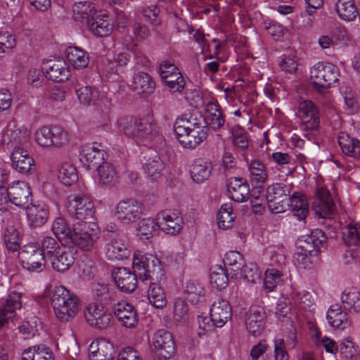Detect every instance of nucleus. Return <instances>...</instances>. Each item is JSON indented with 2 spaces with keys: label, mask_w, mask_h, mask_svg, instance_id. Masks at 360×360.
I'll use <instances>...</instances> for the list:
<instances>
[{
  "label": "nucleus",
  "mask_w": 360,
  "mask_h": 360,
  "mask_svg": "<svg viewBox=\"0 0 360 360\" xmlns=\"http://www.w3.org/2000/svg\"><path fill=\"white\" fill-rule=\"evenodd\" d=\"M131 252L130 244L127 238L117 235L111 238L104 247L106 258L110 261H123L128 259Z\"/></svg>",
  "instance_id": "obj_14"
},
{
  "label": "nucleus",
  "mask_w": 360,
  "mask_h": 360,
  "mask_svg": "<svg viewBox=\"0 0 360 360\" xmlns=\"http://www.w3.org/2000/svg\"><path fill=\"white\" fill-rule=\"evenodd\" d=\"M84 316L87 323L97 328H105L110 325L112 315L102 304H89L85 311Z\"/></svg>",
  "instance_id": "obj_15"
},
{
  "label": "nucleus",
  "mask_w": 360,
  "mask_h": 360,
  "mask_svg": "<svg viewBox=\"0 0 360 360\" xmlns=\"http://www.w3.org/2000/svg\"><path fill=\"white\" fill-rule=\"evenodd\" d=\"M22 360H54L51 350L44 345H35L23 351Z\"/></svg>",
  "instance_id": "obj_45"
},
{
  "label": "nucleus",
  "mask_w": 360,
  "mask_h": 360,
  "mask_svg": "<svg viewBox=\"0 0 360 360\" xmlns=\"http://www.w3.org/2000/svg\"><path fill=\"white\" fill-rule=\"evenodd\" d=\"M45 256L34 244H28L20 253L22 266L32 272H41L45 268Z\"/></svg>",
  "instance_id": "obj_13"
},
{
  "label": "nucleus",
  "mask_w": 360,
  "mask_h": 360,
  "mask_svg": "<svg viewBox=\"0 0 360 360\" xmlns=\"http://www.w3.org/2000/svg\"><path fill=\"white\" fill-rule=\"evenodd\" d=\"M335 9L338 16L345 21H352L359 15L353 0H338Z\"/></svg>",
  "instance_id": "obj_47"
},
{
  "label": "nucleus",
  "mask_w": 360,
  "mask_h": 360,
  "mask_svg": "<svg viewBox=\"0 0 360 360\" xmlns=\"http://www.w3.org/2000/svg\"><path fill=\"white\" fill-rule=\"evenodd\" d=\"M338 352L344 360H356L360 355L358 346L350 338L341 341Z\"/></svg>",
  "instance_id": "obj_54"
},
{
  "label": "nucleus",
  "mask_w": 360,
  "mask_h": 360,
  "mask_svg": "<svg viewBox=\"0 0 360 360\" xmlns=\"http://www.w3.org/2000/svg\"><path fill=\"white\" fill-rule=\"evenodd\" d=\"M87 27L97 37H108L114 28L113 19L107 11L98 10L96 14L89 20Z\"/></svg>",
  "instance_id": "obj_16"
},
{
  "label": "nucleus",
  "mask_w": 360,
  "mask_h": 360,
  "mask_svg": "<svg viewBox=\"0 0 360 360\" xmlns=\"http://www.w3.org/2000/svg\"><path fill=\"white\" fill-rule=\"evenodd\" d=\"M290 190L284 184H273L266 188V202L271 212H284L288 207Z\"/></svg>",
  "instance_id": "obj_11"
},
{
  "label": "nucleus",
  "mask_w": 360,
  "mask_h": 360,
  "mask_svg": "<svg viewBox=\"0 0 360 360\" xmlns=\"http://www.w3.org/2000/svg\"><path fill=\"white\" fill-rule=\"evenodd\" d=\"M114 314L122 326L128 328L138 324V314L134 306L126 302H120L115 306Z\"/></svg>",
  "instance_id": "obj_23"
},
{
  "label": "nucleus",
  "mask_w": 360,
  "mask_h": 360,
  "mask_svg": "<svg viewBox=\"0 0 360 360\" xmlns=\"http://www.w3.org/2000/svg\"><path fill=\"white\" fill-rule=\"evenodd\" d=\"M58 179L65 186H71L78 179L76 167L69 162H63L58 173Z\"/></svg>",
  "instance_id": "obj_50"
},
{
  "label": "nucleus",
  "mask_w": 360,
  "mask_h": 360,
  "mask_svg": "<svg viewBox=\"0 0 360 360\" xmlns=\"http://www.w3.org/2000/svg\"><path fill=\"white\" fill-rule=\"evenodd\" d=\"M63 245L53 237L44 236L40 242V250L45 257L52 258Z\"/></svg>",
  "instance_id": "obj_57"
},
{
  "label": "nucleus",
  "mask_w": 360,
  "mask_h": 360,
  "mask_svg": "<svg viewBox=\"0 0 360 360\" xmlns=\"http://www.w3.org/2000/svg\"><path fill=\"white\" fill-rule=\"evenodd\" d=\"M210 283L214 288L221 290L228 284V276L221 266H216L212 270L210 276Z\"/></svg>",
  "instance_id": "obj_59"
},
{
  "label": "nucleus",
  "mask_w": 360,
  "mask_h": 360,
  "mask_svg": "<svg viewBox=\"0 0 360 360\" xmlns=\"http://www.w3.org/2000/svg\"><path fill=\"white\" fill-rule=\"evenodd\" d=\"M165 85L172 93L181 92L185 87V80L181 73H174L171 77L163 79Z\"/></svg>",
  "instance_id": "obj_64"
},
{
  "label": "nucleus",
  "mask_w": 360,
  "mask_h": 360,
  "mask_svg": "<svg viewBox=\"0 0 360 360\" xmlns=\"http://www.w3.org/2000/svg\"><path fill=\"white\" fill-rule=\"evenodd\" d=\"M340 72L337 66L330 63L319 62L309 72V82L319 92L323 93L338 81Z\"/></svg>",
  "instance_id": "obj_4"
},
{
  "label": "nucleus",
  "mask_w": 360,
  "mask_h": 360,
  "mask_svg": "<svg viewBox=\"0 0 360 360\" xmlns=\"http://www.w3.org/2000/svg\"><path fill=\"white\" fill-rule=\"evenodd\" d=\"M4 242L8 249L15 251L20 247L19 225H8L4 232Z\"/></svg>",
  "instance_id": "obj_55"
},
{
  "label": "nucleus",
  "mask_w": 360,
  "mask_h": 360,
  "mask_svg": "<svg viewBox=\"0 0 360 360\" xmlns=\"http://www.w3.org/2000/svg\"><path fill=\"white\" fill-rule=\"evenodd\" d=\"M238 274L240 276H236L231 279V281H234L237 283L241 282L255 283L260 278V272L257 266L254 264L245 265L244 263L243 266L240 269Z\"/></svg>",
  "instance_id": "obj_51"
},
{
  "label": "nucleus",
  "mask_w": 360,
  "mask_h": 360,
  "mask_svg": "<svg viewBox=\"0 0 360 360\" xmlns=\"http://www.w3.org/2000/svg\"><path fill=\"white\" fill-rule=\"evenodd\" d=\"M77 250L75 248L63 246L61 249L51 258L53 269L58 272H65L75 263Z\"/></svg>",
  "instance_id": "obj_24"
},
{
  "label": "nucleus",
  "mask_w": 360,
  "mask_h": 360,
  "mask_svg": "<svg viewBox=\"0 0 360 360\" xmlns=\"http://www.w3.org/2000/svg\"><path fill=\"white\" fill-rule=\"evenodd\" d=\"M98 238V229L95 224L80 221L73 225L70 241L84 251L93 249Z\"/></svg>",
  "instance_id": "obj_6"
},
{
  "label": "nucleus",
  "mask_w": 360,
  "mask_h": 360,
  "mask_svg": "<svg viewBox=\"0 0 360 360\" xmlns=\"http://www.w3.org/2000/svg\"><path fill=\"white\" fill-rule=\"evenodd\" d=\"M206 120L214 128H219L224 125V120L221 116V110L214 103H210L207 105Z\"/></svg>",
  "instance_id": "obj_61"
},
{
  "label": "nucleus",
  "mask_w": 360,
  "mask_h": 360,
  "mask_svg": "<svg viewBox=\"0 0 360 360\" xmlns=\"http://www.w3.org/2000/svg\"><path fill=\"white\" fill-rule=\"evenodd\" d=\"M117 125L126 136L139 140L150 139L157 132L155 124L147 118L123 116L117 120Z\"/></svg>",
  "instance_id": "obj_3"
},
{
  "label": "nucleus",
  "mask_w": 360,
  "mask_h": 360,
  "mask_svg": "<svg viewBox=\"0 0 360 360\" xmlns=\"http://www.w3.org/2000/svg\"><path fill=\"white\" fill-rule=\"evenodd\" d=\"M80 156L81 160L89 169H97L108 162L105 161V150L101 144L98 143L84 146Z\"/></svg>",
  "instance_id": "obj_17"
},
{
  "label": "nucleus",
  "mask_w": 360,
  "mask_h": 360,
  "mask_svg": "<svg viewBox=\"0 0 360 360\" xmlns=\"http://www.w3.org/2000/svg\"><path fill=\"white\" fill-rule=\"evenodd\" d=\"M224 265L229 268L231 280L240 276L238 272L243 266L245 260L243 256L238 251L232 250L226 253L224 257Z\"/></svg>",
  "instance_id": "obj_46"
},
{
  "label": "nucleus",
  "mask_w": 360,
  "mask_h": 360,
  "mask_svg": "<svg viewBox=\"0 0 360 360\" xmlns=\"http://www.w3.org/2000/svg\"><path fill=\"white\" fill-rule=\"evenodd\" d=\"M338 143L342 151L347 155L354 158H360V141L342 134L338 137Z\"/></svg>",
  "instance_id": "obj_43"
},
{
  "label": "nucleus",
  "mask_w": 360,
  "mask_h": 360,
  "mask_svg": "<svg viewBox=\"0 0 360 360\" xmlns=\"http://www.w3.org/2000/svg\"><path fill=\"white\" fill-rule=\"evenodd\" d=\"M96 170L97 171L99 184L112 186L118 183L119 176L115 167L111 163H104Z\"/></svg>",
  "instance_id": "obj_42"
},
{
  "label": "nucleus",
  "mask_w": 360,
  "mask_h": 360,
  "mask_svg": "<svg viewBox=\"0 0 360 360\" xmlns=\"http://www.w3.org/2000/svg\"><path fill=\"white\" fill-rule=\"evenodd\" d=\"M157 220L159 229L167 234L176 235L182 229L183 219L178 213L160 212Z\"/></svg>",
  "instance_id": "obj_27"
},
{
  "label": "nucleus",
  "mask_w": 360,
  "mask_h": 360,
  "mask_svg": "<svg viewBox=\"0 0 360 360\" xmlns=\"http://www.w3.org/2000/svg\"><path fill=\"white\" fill-rule=\"evenodd\" d=\"M11 160L12 167L20 173L27 174L34 170V160L25 148L13 149Z\"/></svg>",
  "instance_id": "obj_21"
},
{
  "label": "nucleus",
  "mask_w": 360,
  "mask_h": 360,
  "mask_svg": "<svg viewBox=\"0 0 360 360\" xmlns=\"http://www.w3.org/2000/svg\"><path fill=\"white\" fill-rule=\"evenodd\" d=\"M343 240L349 246H360V224H349L343 233Z\"/></svg>",
  "instance_id": "obj_60"
},
{
  "label": "nucleus",
  "mask_w": 360,
  "mask_h": 360,
  "mask_svg": "<svg viewBox=\"0 0 360 360\" xmlns=\"http://www.w3.org/2000/svg\"><path fill=\"white\" fill-rule=\"evenodd\" d=\"M282 282V274L275 269H267L265 271L264 280V288L269 292L274 290L275 287Z\"/></svg>",
  "instance_id": "obj_63"
},
{
  "label": "nucleus",
  "mask_w": 360,
  "mask_h": 360,
  "mask_svg": "<svg viewBox=\"0 0 360 360\" xmlns=\"http://www.w3.org/2000/svg\"><path fill=\"white\" fill-rule=\"evenodd\" d=\"M288 208L299 220L304 219L309 212V203L306 196L302 193H294L288 198Z\"/></svg>",
  "instance_id": "obj_36"
},
{
  "label": "nucleus",
  "mask_w": 360,
  "mask_h": 360,
  "mask_svg": "<svg viewBox=\"0 0 360 360\" xmlns=\"http://www.w3.org/2000/svg\"><path fill=\"white\" fill-rule=\"evenodd\" d=\"M51 304L56 317L63 321L75 317L80 308L77 295L63 285H58L53 289Z\"/></svg>",
  "instance_id": "obj_2"
},
{
  "label": "nucleus",
  "mask_w": 360,
  "mask_h": 360,
  "mask_svg": "<svg viewBox=\"0 0 360 360\" xmlns=\"http://www.w3.org/2000/svg\"><path fill=\"white\" fill-rule=\"evenodd\" d=\"M143 211V204L133 198L120 200L112 210L115 218L125 225L131 224L140 219Z\"/></svg>",
  "instance_id": "obj_7"
},
{
  "label": "nucleus",
  "mask_w": 360,
  "mask_h": 360,
  "mask_svg": "<svg viewBox=\"0 0 360 360\" xmlns=\"http://www.w3.org/2000/svg\"><path fill=\"white\" fill-rule=\"evenodd\" d=\"M132 86L138 94H151L153 92L155 83L147 73L139 72L133 77Z\"/></svg>",
  "instance_id": "obj_40"
},
{
  "label": "nucleus",
  "mask_w": 360,
  "mask_h": 360,
  "mask_svg": "<svg viewBox=\"0 0 360 360\" xmlns=\"http://www.w3.org/2000/svg\"><path fill=\"white\" fill-rule=\"evenodd\" d=\"M321 243V240L316 239L313 234L300 237L296 243L295 255L297 260L304 262L308 259L311 252L319 248Z\"/></svg>",
  "instance_id": "obj_28"
},
{
  "label": "nucleus",
  "mask_w": 360,
  "mask_h": 360,
  "mask_svg": "<svg viewBox=\"0 0 360 360\" xmlns=\"http://www.w3.org/2000/svg\"><path fill=\"white\" fill-rule=\"evenodd\" d=\"M22 294L16 291H10L5 304L0 309V328L6 321L15 316V311L21 307Z\"/></svg>",
  "instance_id": "obj_29"
},
{
  "label": "nucleus",
  "mask_w": 360,
  "mask_h": 360,
  "mask_svg": "<svg viewBox=\"0 0 360 360\" xmlns=\"http://www.w3.org/2000/svg\"><path fill=\"white\" fill-rule=\"evenodd\" d=\"M328 323L334 328L345 329L350 325L349 316L342 307L335 304L330 307L327 311Z\"/></svg>",
  "instance_id": "obj_33"
},
{
  "label": "nucleus",
  "mask_w": 360,
  "mask_h": 360,
  "mask_svg": "<svg viewBox=\"0 0 360 360\" xmlns=\"http://www.w3.org/2000/svg\"><path fill=\"white\" fill-rule=\"evenodd\" d=\"M249 171L250 181L252 184L262 185L266 181L268 174L265 166L260 161L252 160L249 166Z\"/></svg>",
  "instance_id": "obj_52"
},
{
  "label": "nucleus",
  "mask_w": 360,
  "mask_h": 360,
  "mask_svg": "<svg viewBox=\"0 0 360 360\" xmlns=\"http://www.w3.org/2000/svg\"><path fill=\"white\" fill-rule=\"evenodd\" d=\"M236 215L233 212L231 204L226 203L221 206L217 214V222L219 228L221 229H228L233 226Z\"/></svg>",
  "instance_id": "obj_49"
},
{
  "label": "nucleus",
  "mask_w": 360,
  "mask_h": 360,
  "mask_svg": "<svg viewBox=\"0 0 360 360\" xmlns=\"http://www.w3.org/2000/svg\"><path fill=\"white\" fill-rule=\"evenodd\" d=\"M46 77L56 82H63L70 77L68 65L63 60H51L45 64Z\"/></svg>",
  "instance_id": "obj_26"
},
{
  "label": "nucleus",
  "mask_w": 360,
  "mask_h": 360,
  "mask_svg": "<svg viewBox=\"0 0 360 360\" xmlns=\"http://www.w3.org/2000/svg\"><path fill=\"white\" fill-rule=\"evenodd\" d=\"M163 168V163L160 157L155 155L153 158L148 160L144 165L145 172L148 176L155 179L160 176V172Z\"/></svg>",
  "instance_id": "obj_62"
},
{
  "label": "nucleus",
  "mask_w": 360,
  "mask_h": 360,
  "mask_svg": "<svg viewBox=\"0 0 360 360\" xmlns=\"http://www.w3.org/2000/svg\"><path fill=\"white\" fill-rule=\"evenodd\" d=\"M147 295L150 303L155 308L162 309L167 305L166 294L160 284L151 283Z\"/></svg>",
  "instance_id": "obj_48"
},
{
  "label": "nucleus",
  "mask_w": 360,
  "mask_h": 360,
  "mask_svg": "<svg viewBox=\"0 0 360 360\" xmlns=\"http://www.w3.org/2000/svg\"><path fill=\"white\" fill-rule=\"evenodd\" d=\"M65 58L69 65L75 70L86 68L89 62L88 53L77 46L68 47L65 50Z\"/></svg>",
  "instance_id": "obj_35"
},
{
  "label": "nucleus",
  "mask_w": 360,
  "mask_h": 360,
  "mask_svg": "<svg viewBox=\"0 0 360 360\" xmlns=\"http://www.w3.org/2000/svg\"><path fill=\"white\" fill-rule=\"evenodd\" d=\"M34 138L39 146L48 149L61 148L70 141L68 131L58 126L39 127L34 134Z\"/></svg>",
  "instance_id": "obj_5"
},
{
  "label": "nucleus",
  "mask_w": 360,
  "mask_h": 360,
  "mask_svg": "<svg viewBox=\"0 0 360 360\" xmlns=\"http://www.w3.org/2000/svg\"><path fill=\"white\" fill-rule=\"evenodd\" d=\"M136 274L124 267L116 268L112 272L115 285L124 292H132L136 288L137 278Z\"/></svg>",
  "instance_id": "obj_22"
},
{
  "label": "nucleus",
  "mask_w": 360,
  "mask_h": 360,
  "mask_svg": "<svg viewBox=\"0 0 360 360\" xmlns=\"http://www.w3.org/2000/svg\"><path fill=\"white\" fill-rule=\"evenodd\" d=\"M228 192L230 198L238 202H242L246 200L249 194V186L242 179L234 178L228 185Z\"/></svg>",
  "instance_id": "obj_41"
},
{
  "label": "nucleus",
  "mask_w": 360,
  "mask_h": 360,
  "mask_svg": "<svg viewBox=\"0 0 360 360\" xmlns=\"http://www.w3.org/2000/svg\"><path fill=\"white\" fill-rule=\"evenodd\" d=\"M154 353L160 359H169L176 352V347L172 334L164 329L155 331L151 339Z\"/></svg>",
  "instance_id": "obj_8"
},
{
  "label": "nucleus",
  "mask_w": 360,
  "mask_h": 360,
  "mask_svg": "<svg viewBox=\"0 0 360 360\" xmlns=\"http://www.w3.org/2000/svg\"><path fill=\"white\" fill-rule=\"evenodd\" d=\"M297 117L306 132H313L319 128V112L316 105L309 100H300L297 106Z\"/></svg>",
  "instance_id": "obj_10"
},
{
  "label": "nucleus",
  "mask_w": 360,
  "mask_h": 360,
  "mask_svg": "<svg viewBox=\"0 0 360 360\" xmlns=\"http://www.w3.org/2000/svg\"><path fill=\"white\" fill-rule=\"evenodd\" d=\"M29 140L28 131L25 128L11 127L4 133L2 141L12 150L15 148H24L22 146Z\"/></svg>",
  "instance_id": "obj_31"
},
{
  "label": "nucleus",
  "mask_w": 360,
  "mask_h": 360,
  "mask_svg": "<svg viewBox=\"0 0 360 360\" xmlns=\"http://www.w3.org/2000/svg\"><path fill=\"white\" fill-rule=\"evenodd\" d=\"M174 131L184 148L194 149L207 139L209 128L199 113H185L176 118Z\"/></svg>",
  "instance_id": "obj_1"
},
{
  "label": "nucleus",
  "mask_w": 360,
  "mask_h": 360,
  "mask_svg": "<svg viewBox=\"0 0 360 360\" xmlns=\"http://www.w3.org/2000/svg\"><path fill=\"white\" fill-rule=\"evenodd\" d=\"M67 210L70 215L81 220L92 218L95 212L94 202L85 194L70 195L68 199Z\"/></svg>",
  "instance_id": "obj_12"
},
{
  "label": "nucleus",
  "mask_w": 360,
  "mask_h": 360,
  "mask_svg": "<svg viewBox=\"0 0 360 360\" xmlns=\"http://www.w3.org/2000/svg\"><path fill=\"white\" fill-rule=\"evenodd\" d=\"M113 346L104 339L93 341L89 347L90 360H112Z\"/></svg>",
  "instance_id": "obj_30"
},
{
  "label": "nucleus",
  "mask_w": 360,
  "mask_h": 360,
  "mask_svg": "<svg viewBox=\"0 0 360 360\" xmlns=\"http://www.w3.org/2000/svg\"><path fill=\"white\" fill-rule=\"evenodd\" d=\"M340 300L344 310L351 314H360V290L356 288L345 289Z\"/></svg>",
  "instance_id": "obj_34"
},
{
  "label": "nucleus",
  "mask_w": 360,
  "mask_h": 360,
  "mask_svg": "<svg viewBox=\"0 0 360 360\" xmlns=\"http://www.w3.org/2000/svg\"><path fill=\"white\" fill-rule=\"evenodd\" d=\"M73 16L76 20H86V25L89 20L92 18L98 11L95 4L91 1H83L76 2L72 7Z\"/></svg>",
  "instance_id": "obj_39"
},
{
  "label": "nucleus",
  "mask_w": 360,
  "mask_h": 360,
  "mask_svg": "<svg viewBox=\"0 0 360 360\" xmlns=\"http://www.w3.org/2000/svg\"><path fill=\"white\" fill-rule=\"evenodd\" d=\"M211 162L202 159L195 160L191 168V176L196 183H202L207 180L211 174Z\"/></svg>",
  "instance_id": "obj_44"
},
{
  "label": "nucleus",
  "mask_w": 360,
  "mask_h": 360,
  "mask_svg": "<svg viewBox=\"0 0 360 360\" xmlns=\"http://www.w3.org/2000/svg\"><path fill=\"white\" fill-rule=\"evenodd\" d=\"M28 221L34 226L44 224L48 219L49 212L44 205H30L26 208Z\"/></svg>",
  "instance_id": "obj_38"
},
{
  "label": "nucleus",
  "mask_w": 360,
  "mask_h": 360,
  "mask_svg": "<svg viewBox=\"0 0 360 360\" xmlns=\"http://www.w3.org/2000/svg\"><path fill=\"white\" fill-rule=\"evenodd\" d=\"M77 94L80 103L89 105H93L98 108L109 109L111 100L104 94H100L96 89L91 86H82L77 90Z\"/></svg>",
  "instance_id": "obj_19"
},
{
  "label": "nucleus",
  "mask_w": 360,
  "mask_h": 360,
  "mask_svg": "<svg viewBox=\"0 0 360 360\" xmlns=\"http://www.w3.org/2000/svg\"><path fill=\"white\" fill-rule=\"evenodd\" d=\"M6 203L10 201L18 207H23L32 200V194L28 184L17 181L6 188Z\"/></svg>",
  "instance_id": "obj_18"
},
{
  "label": "nucleus",
  "mask_w": 360,
  "mask_h": 360,
  "mask_svg": "<svg viewBox=\"0 0 360 360\" xmlns=\"http://www.w3.org/2000/svg\"><path fill=\"white\" fill-rule=\"evenodd\" d=\"M318 201L315 212L320 217H330L334 211V202L328 189L321 186L317 189Z\"/></svg>",
  "instance_id": "obj_32"
},
{
  "label": "nucleus",
  "mask_w": 360,
  "mask_h": 360,
  "mask_svg": "<svg viewBox=\"0 0 360 360\" xmlns=\"http://www.w3.org/2000/svg\"><path fill=\"white\" fill-rule=\"evenodd\" d=\"M210 315L215 327H223L232 316V309L229 301L222 298L215 300L211 305Z\"/></svg>",
  "instance_id": "obj_20"
},
{
  "label": "nucleus",
  "mask_w": 360,
  "mask_h": 360,
  "mask_svg": "<svg viewBox=\"0 0 360 360\" xmlns=\"http://www.w3.org/2000/svg\"><path fill=\"white\" fill-rule=\"evenodd\" d=\"M51 229L55 236L59 240H70L72 231L63 218H56L52 224Z\"/></svg>",
  "instance_id": "obj_58"
},
{
  "label": "nucleus",
  "mask_w": 360,
  "mask_h": 360,
  "mask_svg": "<svg viewBox=\"0 0 360 360\" xmlns=\"http://www.w3.org/2000/svg\"><path fill=\"white\" fill-rule=\"evenodd\" d=\"M184 292L187 300L192 304H197L201 302L205 296L203 287L199 283L194 281L186 282Z\"/></svg>",
  "instance_id": "obj_53"
},
{
  "label": "nucleus",
  "mask_w": 360,
  "mask_h": 360,
  "mask_svg": "<svg viewBox=\"0 0 360 360\" xmlns=\"http://www.w3.org/2000/svg\"><path fill=\"white\" fill-rule=\"evenodd\" d=\"M157 219L146 217L142 219L136 227V236L142 241L149 240L158 231Z\"/></svg>",
  "instance_id": "obj_37"
},
{
  "label": "nucleus",
  "mask_w": 360,
  "mask_h": 360,
  "mask_svg": "<svg viewBox=\"0 0 360 360\" xmlns=\"http://www.w3.org/2000/svg\"><path fill=\"white\" fill-rule=\"evenodd\" d=\"M160 259L152 254H145L140 250L134 252L132 259L134 271L144 281L150 278V274L156 269L161 270Z\"/></svg>",
  "instance_id": "obj_9"
},
{
  "label": "nucleus",
  "mask_w": 360,
  "mask_h": 360,
  "mask_svg": "<svg viewBox=\"0 0 360 360\" xmlns=\"http://www.w3.org/2000/svg\"><path fill=\"white\" fill-rule=\"evenodd\" d=\"M233 144L238 149L245 150L249 146L248 134L239 125H234L230 129Z\"/></svg>",
  "instance_id": "obj_56"
},
{
  "label": "nucleus",
  "mask_w": 360,
  "mask_h": 360,
  "mask_svg": "<svg viewBox=\"0 0 360 360\" xmlns=\"http://www.w3.org/2000/svg\"><path fill=\"white\" fill-rule=\"evenodd\" d=\"M266 314L261 307L252 306L245 318V326L254 336L259 335L264 328Z\"/></svg>",
  "instance_id": "obj_25"
}]
</instances>
